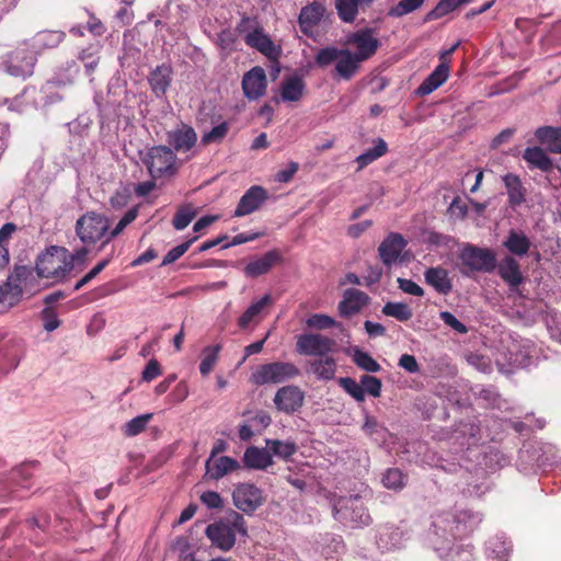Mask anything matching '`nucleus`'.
I'll list each match as a JSON object with an SVG mask.
<instances>
[{"mask_svg":"<svg viewBox=\"0 0 561 561\" xmlns=\"http://www.w3.org/2000/svg\"><path fill=\"white\" fill-rule=\"evenodd\" d=\"M481 522L482 515L468 508L440 512L433 516L425 540L442 559L471 561L472 547L456 541L472 534Z\"/></svg>","mask_w":561,"mask_h":561,"instance_id":"f257e3e1","label":"nucleus"},{"mask_svg":"<svg viewBox=\"0 0 561 561\" xmlns=\"http://www.w3.org/2000/svg\"><path fill=\"white\" fill-rule=\"evenodd\" d=\"M205 534L213 546L222 551H230L236 545L237 534L245 537L248 527L244 517L231 510L219 520L209 524Z\"/></svg>","mask_w":561,"mask_h":561,"instance_id":"f03ea898","label":"nucleus"},{"mask_svg":"<svg viewBox=\"0 0 561 561\" xmlns=\"http://www.w3.org/2000/svg\"><path fill=\"white\" fill-rule=\"evenodd\" d=\"M68 250L64 247L51 245L46 249L36 260V273L39 277L53 278L56 282H64L69 275Z\"/></svg>","mask_w":561,"mask_h":561,"instance_id":"7ed1b4c3","label":"nucleus"},{"mask_svg":"<svg viewBox=\"0 0 561 561\" xmlns=\"http://www.w3.org/2000/svg\"><path fill=\"white\" fill-rule=\"evenodd\" d=\"M334 518L345 526L359 528L370 524L371 518L358 495L340 497L333 504Z\"/></svg>","mask_w":561,"mask_h":561,"instance_id":"20e7f679","label":"nucleus"},{"mask_svg":"<svg viewBox=\"0 0 561 561\" xmlns=\"http://www.w3.org/2000/svg\"><path fill=\"white\" fill-rule=\"evenodd\" d=\"M300 376V369L290 362H273L260 365L250 377L255 386L283 383Z\"/></svg>","mask_w":561,"mask_h":561,"instance_id":"39448f33","label":"nucleus"},{"mask_svg":"<svg viewBox=\"0 0 561 561\" xmlns=\"http://www.w3.org/2000/svg\"><path fill=\"white\" fill-rule=\"evenodd\" d=\"M111 227L110 219L101 214L89 211L80 216L76 222V233L85 245L95 244L107 239V230Z\"/></svg>","mask_w":561,"mask_h":561,"instance_id":"423d86ee","label":"nucleus"},{"mask_svg":"<svg viewBox=\"0 0 561 561\" xmlns=\"http://www.w3.org/2000/svg\"><path fill=\"white\" fill-rule=\"evenodd\" d=\"M144 164L152 179L171 176L176 172V156L167 146H153L141 157Z\"/></svg>","mask_w":561,"mask_h":561,"instance_id":"0eeeda50","label":"nucleus"},{"mask_svg":"<svg viewBox=\"0 0 561 561\" xmlns=\"http://www.w3.org/2000/svg\"><path fill=\"white\" fill-rule=\"evenodd\" d=\"M36 56L37 54L30 47L28 42H22L5 59L7 72L22 79L32 76L36 64Z\"/></svg>","mask_w":561,"mask_h":561,"instance_id":"6e6552de","label":"nucleus"},{"mask_svg":"<svg viewBox=\"0 0 561 561\" xmlns=\"http://www.w3.org/2000/svg\"><path fill=\"white\" fill-rule=\"evenodd\" d=\"M410 538L411 531L404 523H387L378 527L376 542L381 551H393L403 548Z\"/></svg>","mask_w":561,"mask_h":561,"instance_id":"1a4fd4ad","label":"nucleus"},{"mask_svg":"<svg viewBox=\"0 0 561 561\" xmlns=\"http://www.w3.org/2000/svg\"><path fill=\"white\" fill-rule=\"evenodd\" d=\"M377 32L371 27H363L346 36V44L355 47L353 54L363 62L370 59L380 46L376 36Z\"/></svg>","mask_w":561,"mask_h":561,"instance_id":"9d476101","label":"nucleus"},{"mask_svg":"<svg viewBox=\"0 0 561 561\" xmlns=\"http://www.w3.org/2000/svg\"><path fill=\"white\" fill-rule=\"evenodd\" d=\"M336 342L320 333H305L297 337L296 351L305 356H325L333 352Z\"/></svg>","mask_w":561,"mask_h":561,"instance_id":"9b49d317","label":"nucleus"},{"mask_svg":"<svg viewBox=\"0 0 561 561\" xmlns=\"http://www.w3.org/2000/svg\"><path fill=\"white\" fill-rule=\"evenodd\" d=\"M463 265L474 272L491 273L496 267L495 254L486 248L467 245L460 253Z\"/></svg>","mask_w":561,"mask_h":561,"instance_id":"f8f14e48","label":"nucleus"},{"mask_svg":"<svg viewBox=\"0 0 561 561\" xmlns=\"http://www.w3.org/2000/svg\"><path fill=\"white\" fill-rule=\"evenodd\" d=\"M234 506L245 514H252L264 502L262 491L251 483H240L232 493Z\"/></svg>","mask_w":561,"mask_h":561,"instance_id":"ddd939ff","label":"nucleus"},{"mask_svg":"<svg viewBox=\"0 0 561 561\" xmlns=\"http://www.w3.org/2000/svg\"><path fill=\"white\" fill-rule=\"evenodd\" d=\"M275 408L285 414L298 412L305 403V392L295 385L280 387L273 399Z\"/></svg>","mask_w":561,"mask_h":561,"instance_id":"4468645a","label":"nucleus"},{"mask_svg":"<svg viewBox=\"0 0 561 561\" xmlns=\"http://www.w3.org/2000/svg\"><path fill=\"white\" fill-rule=\"evenodd\" d=\"M405 247L407 241L400 233H390L378 247L380 260L390 267L401 261V254Z\"/></svg>","mask_w":561,"mask_h":561,"instance_id":"2eb2a0df","label":"nucleus"},{"mask_svg":"<svg viewBox=\"0 0 561 561\" xmlns=\"http://www.w3.org/2000/svg\"><path fill=\"white\" fill-rule=\"evenodd\" d=\"M267 198V192L265 188L259 185L251 186L240 198L233 217H243L250 215L263 205Z\"/></svg>","mask_w":561,"mask_h":561,"instance_id":"dca6fc26","label":"nucleus"},{"mask_svg":"<svg viewBox=\"0 0 561 561\" xmlns=\"http://www.w3.org/2000/svg\"><path fill=\"white\" fill-rule=\"evenodd\" d=\"M31 478L30 467L26 465L14 468L9 473L0 478V495L7 496L21 489H28V479Z\"/></svg>","mask_w":561,"mask_h":561,"instance_id":"f3484780","label":"nucleus"},{"mask_svg":"<svg viewBox=\"0 0 561 561\" xmlns=\"http://www.w3.org/2000/svg\"><path fill=\"white\" fill-rule=\"evenodd\" d=\"M266 75L262 67H254L242 79V90L249 100L261 98L266 90Z\"/></svg>","mask_w":561,"mask_h":561,"instance_id":"a211bd4d","label":"nucleus"},{"mask_svg":"<svg viewBox=\"0 0 561 561\" xmlns=\"http://www.w3.org/2000/svg\"><path fill=\"white\" fill-rule=\"evenodd\" d=\"M500 277L510 286L511 291H518V286L524 282L519 263L512 255H505L496 264Z\"/></svg>","mask_w":561,"mask_h":561,"instance_id":"6ab92c4d","label":"nucleus"},{"mask_svg":"<svg viewBox=\"0 0 561 561\" xmlns=\"http://www.w3.org/2000/svg\"><path fill=\"white\" fill-rule=\"evenodd\" d=\"M369 302V296L358 289L348 288L343 294L339 304V312L342 317H351L359 312Z\"/></svg>","mask_w":561,"mask_h":561,"instance_id":"aec40b11","label":"nucleus"},{"mask_svg":"<svg viewBox=\"0 0 561 561\" xmlns=\"http://www.w3.org/2000/svg\"><path fill=\"white\" fill-rule=\"evenodd\" d=\"M245 45L261 53L270 60H277L282 54L280 46L276 45L271 36L265 33L264 28L260 30L255 35L247 38Z\"/></svg>","mask_w":561,"mask_h":561,"instance_id":"412c9836","label":"nucleus"},{"mask_svg":"<svg viewBox=\"0 0 561 561\" xmlns=\"http://www.w3.org/2000/svg\"><path fill=\"white\" fill-rule=\"evenodd\" d=\"M172 75L173 69L170 64L159 65L150 71L148 82L157 98L165 95L172 81Z\"/></svg>","mask_w":561,"mask_h":561,"instance_id":"4be33fe9","label":"nucleus"},{"mask_svg":"<svg viewBox=\"0 0 561 561\" xmlns=\"http://www.w3.org/2000/svg\"><path fill=\"white\" fill-rule=\"evenodd\" d=\"M167 140L176 151H188L191 150L197 140V135L188 125H181L180 127L168 131Z\"/></svg>","mask_w":561,"mask_h":561,"instance_id":"5701e85b","label":"nucleus"},{"mask_svg":"<svg viewBox=\"0 0 561 561\" xmlns=\"http://www.w3.org/2000/svg\"><path fill=\"white\" fill-rule=\"evenodd\" d=\"M503 247L514 257H523L528 254L531 248V241L520 229H510L503 241Z\"/></svg>","mask_w":561,"mask_h":561,"instance_id":"b1692460","label":"nucleus"},{"mask_svg":"<svg viewBox=\"0 0 561 561\" xmlns=\"http://www.w3.org/2000/svg\"><path fill=\"white\" fill-rule=\"evenodd\" d=\"M327 13L325 7L320 2H312L300 10L298 22L304 33L317 26Z\"/></svg>","mask_w":561,"mask_h":561,"instance_id":"393cba45","label":"nucleus"},{"mask_svg":"<svg viewBox=\"0 0 561 561\" xmlns=\"http://www.w3.org/2000/svg\"><path fill=\"white\" fill-rule=\"evenodd\" d=\"M502 181L507 192L508 204L512 207L520 206L526 201V188L520 178L514 173H506L502 176Z\"/></svg>","mask_w":561,"mask_h":561,"instance_id":"a878e982","label":"nucleus"},{"mask_svg":"<svg viewBox=\"0 0 561 561\" xmlns=\"http://www.w3.org/2000/svg\"><path fill=\"white\" fill-rule=\"evenodd\" d=\"M362 431L379 446L385 445L390 437L388 428L383 424L379 423L378 420L367 411L364 412Z\"/></svg>","mask_w":561,"mask_h":561,"instance_id":"bb28decb","label":"nucleus"},{"mask_svg":"<svg viewBox=\"0 0 561 561\" xmlns=\"http://www.w3.org/2000/svg\"><path fill=\"white\" fill-rule=\"evenodd\" d=\"M65 38L61 31H42L31 39H27L30 47L38 55L45 49L57 47Z\"/></svg>","mask_w":561,"mask_h":561,"instance_id":"cd10ccee","label":"nucleus"},{"mask_svg":"<svg viewBox=\"0 0 561 561\" xmlns=\"http://www.w3.org/2000/svg\"><path fill=\"white\" fill-rule=\"evenodd\" d=\"M538 142L551 153H561V126H541L535 130Z\"/></svg>","mask_w":561,"mask_h":561,"instance_id":"c85d7f7f","label":"nucleus"},{"mask_svg":"<svg viewBox=\"0 0 561 561\" xmlns=\"http://www.w3.org/2000/svg\"><path fill=\"white\" fill-rule=\"evenodd\" d=\"M375 0H334L337 16L344 23H353L358 14L359 8L370 7Z\"/></svg>","mask_w":561,"mask_h":561,"instance_id":"c756f323","label":"nucleus"},{"mask_svg":"<svg viewBox=\"0 0 561 561\" xmlns=\"http://www.w3.org/2000/svg\"><path fill=\"white\" fill-rule=\"evenodd\" d=\"M282 260L280 254L276 250H271L266 252L261 257L250 262L244 267V273L250 277H257L260 275L266 274L273 265Z\"/></svg>","mask_w":561,"mask_h":561,"instance_id":"7c9ffc66","label":"nucleus"},{"mask_svg":"<svg viewBox=\"0 0 561 561\" xmlns=\"http://www.w3.org/2000/svg\"><path fill=\"white\" fill-rule=\"evenodd\" d=\"M243 463L250 469L264 470L273 465V458L266 448L251 446L244 451Z\"/></svg>","mask_w":561,"mask_h":561,"instance_id":"2f4dec72","label":"nucleus"},{"mask_svg":"<svg viewBox=\"0 0 561 561\" xmlns=\"http://www.w3.org/2000/svg\"><path fill=\"white\" fill-rule=\"evenodd\" d=\"M306 83L299 76L286 78L280 85V98L284 102H298L304 96Z\"/></svg>","mask_w":561,"mask_h":561,"instance_id":"473e14b6","label":"nucleus"},{"mask_svg":"<svg viewBox=\"0 0 561 561\" xmlns=\"http://www.w3.org/2000/svg\"><path fill=\"white\" fill-rule=\"evenodd\" d=\"M363 61L358 59L350 49H342V55L335 64L337 76L344 80H351Z\"/></svg>","mask_w":561,"mask_h":561,"instance_id":"72a5a7b5","label":"nucleus"},{"mask_svg":"<svg viewBox=\"0 0 561 561\" xmlns=\"http://www.w3.org/2000/svg\"><path fill=\"white\" fill-rule=\"evenodd\" d=\"M523 159L535 169L542 172H550L553 169V162L547 152L538 146L528 147L523 153Z\"/></svg>","mask_w":561,"mask_h":561,"instance_id":"f704fd0d","label":"nucleus"},{"mask_svg":"<svg viewBox=\"0 0 561 561\" xmlns=\"http://www.w3.org/2000/svg\"><path fill=\"white\" fill-rule=\"evenodd\" d=\"M425 280L437 293L447 295L451 291L453 285L448 272L443 267H431L424 273Z\"/></svg>","mask_w":561,"mask_h":561,"instance_id":"c9c22d12","label":"nucleus"},{"mask_svg":"<svg viewBox=\"0 0 561 561\" xmlns=\"http://www.w3.org/2000/svg\"><path fill=\"white\" fill-rule=\"evenodd\" d=\"M310 371L319 380L329 381L334 379L337 365L336 360L332 356H322L310 363Z\"/></svg>","mask_w":561,"mask_h":561,"instance_id":"e433bc0d","label":"nucleus"},{"mask_svg":"<svg viewBox=\"0 0 561 561\" xmlns=\"http://www.w3.org/2000/svg\"><path fill=\"white\" fill-rule=\"evenodd\" d=\"M272 304V298L268 294L264 295L257 301L253 302L238 319L240 329H247L252 322H259L260 316L265 307Z\"/></svg>","mask_w":561,"mask_h":561,"instance_id":"4c0bfd02","label":"nucleus"},{"mask_svg":"<svg viewBox=\"0 0 561 561\" xmlns=\"http://www.w3.org/2000/svg\"><path fill=\"white\" fill-rule=\"evenodd\" d=\"M33 276V271L27 266H15L13 272L9 275L5 286L14 295H21L23 287L26 286L27 280Z\"/></svg>","mask_w":561,"mask_h":561,"instance_id":"58836bf2","label":"nucleus"},{"mask_svg":"<svg viewBox=\"0 0 561 561\" xmlns=\"http://www.w3.org/2000/svg\"><path fill=\"white\" fill-rule=\"evenodd\" d=\"M504 360L512 368H527L531 364V356L518 344L508 347L507 354H504Z\"/></svg>","mask_w":561,"mask_h":561,"instance_id":"ea45409f","label":"nucleus"},{"mask_svg":"<svg viewBox=\"0 0 561 561\" xmlns=\"http://www.w3.org/2000/svg\"><path fill=\"white\" fill-rule=\"evenodd\" d=\"M388 151L387 142L382 138H377L375 140V146L356 158V163L358 164V170L364 169L368 164L373 163L375 160L385 156Z\"/></svg>","mask_w":561,"mask_h":561,"instance_id":"a19ab883","label":"nucleus"},{"mask_svg":"<svg viewBox=\"0 0 561 561\" xmlns=\"http://www.w3.org/2000/svg\"><path fill=\"white\" fill-rule=\"evenodd\" d=\"M210 460L206 462L207 470L213 479H220L227 473L239 468V463L231 457L222 456L214 461L213 467H209Z\"/></svg>","mask_w":561,"mask_h":561,"instance_id":"79ce46f5","label":"nucleus"},{"mask_svg":"<svg viewBox=\"0 0 561 561\" xmlns=\"http://www.w3.org/2000/svg\"><path fill=\"white\" fill-rule=\"evenodd\" d=\"M263 26L259 21L257 16L241 14L239 22L236 24L234 31L243 38L244 43L247 38L255 35Z\"/></svg>","mask_w":561,"mask_h":561,"instance_id":"37998d69","label":"nucleus"},{"mask_svg":"<svg viewBox=\"0 0 561 561\" xmlns=\"http://www.w3.org/2000/svg\"><path fill=\"white\" fill-rule=\"evenodd\" d=\"M352 359L358 368L365 371L377 373L381 369V366L373 358L369 353L364 352L358 347L353 350Z\"/></svg>","mask_w":561,"mask_h":561,"instance_id":"c03bdc74","label":"nucleus"},{"mask_svg":"<svg viewBox=\"0 0 561 561\" xmlns=\"http://www.w3.org/2000/svg\"><path fill=\"white\" fill-rule=\"evenodd\" d=\"M99 53L100 45H91L87 48H83L78 55L79 60L84 65L85 73L88 76H91L99 65Z\"/></svg>","mask_w":561,"mask_h":561,"instance_id":"a18cd8bd","label":"nucleus"},{"mask_svg":"<svg viewBox=\"0 0 561 561\" xmlns=\"http://www.w3.org/2000/svg\"><path fill=\"white\" fill-rule=\"evenodd\" d=\"M382 313L402 322L410 320L413 316L411 308L407 304L392 301L387 302L382 307Z\"/></svg>","mask_w":561,"mask_h":561,"instance_id":"49530a36","label":"nucleus"},{"mask_svg":"<svg viewBox=\"0 0 561 561\" xmlns=\"http://www.w3.org/2000/svg\"><path fill=\"white\" fill-rule=\"evenodd\" d=\"M381 482L385 488L399 491L404 488L407 483V477L399 468H389L382 474Z\"/></svg>","mask_w":561,"mask_h":561,"instance_id":"de8ad7c7","label":"nucleus"},{"mask_svg":"<svg viewBox=\"0 0 561 561\" xmlns=\"http://www.w3.org/2000/svg\"><path fill=\"white\" fill-rule=\"evenodd\" d=\"M266 446L273 455L284 459L290 458L297 451V445L291 440L267 439Z\"/></svg>","mask_w":561,"mask_h":561,"instance_id":"09e8293b","label":"nucleus"},{"mask_svg":"<svg viewBox=\"0 0 561 561\" xmlns=\"http://www.w3.org/2000/svg\"><path fill=\"white\" fill-rule=\"evenodd\" d=\"M461 5L459 0H439L436 7L425 16L424 22L438 20Z\"/></svg>","mask_w":561,"mask_h":561,"instance_id":"8fccbe9b","label":"nucleus"},{"mask_svg":"<svg viewBox=\"0 0 561 561\" xmlns=\"http://www.w3.org/2000/svg\"><path fill=\"white\" fill-rule=\"evenodd\" d=\"M197 211L192 205L181 206L174 214L172 225L175 230L185 229L191 221L195 218Z\"/></svg>","mask_w":561,"mask_h":561,"instance_id":"3c124183","label":"nucleus"},{"mask_svg":"<svg viewBox=\"0 0 561 561\" xmlns=\"http://www.w3.org/2000/svg\"><path fill=\"white\" fill-rule=\"evenodd\" d=\"M221 350V346L219 344L207 346L204 348L203 354L204 357L199 364V371L203 376H207L214 368L217 359L218 354Z\"/></svg>","mask_w":561,"mask_h":561,"instance_id":"603ef678","label":"nucleus"},{"mask_svg":"<svg viewBox=\"0 0 561 561\" xmlns=\"http://www.w3.org/2000/svg\"><path fill=\"white\" fill-rule=\"evenodd\" d=\"M151 419H152L151 413L141 414V415H138V416L131 419L124 425V427H123L124 434L128 437H133V436L140 434L142 431H145V428L147 427V425Z\"/></svg>","mask_w":561,"mask_h":561,"instance_id":"864d4df0","label":"nucleus"},{"mask_svg":"<svg viewBox=\"0 0 561 561\" xmlns=\"http://www.w3.org/2000/svg\"><path fill=\"white\" fill-rule=\"evenodd\" d=\"M137 207L128 209L117 225L112 230H107V239L103 240V244H107L112 239L121 234L124 229L137 218Z\"/></svg>","mask_w":561,"mask_h":561,"instance_id":"5fc2aeb1","label":"nucleus"},{"mask_svg":"<svg viewBox=\"0 0 561 561\" xmlns=\"http://www.w3.org/2000/svg\"><path fill=\"white\" fill-rule=\"evenodd\" d=\"M339 385L357 402H363L365 400V390L362 387L360 381L357 382L351 377H341L339 379Z\"/></svg>","mask_w":561,"mask_h":561,"instance_id":"6e6d98bb","label":"nucleus"},{"mask_svg":"<svg viewBox=\"0 0 561 561\" xmlns=\"http://www.w3.org/2000/svg\"><path fill=\"white\" fill-rule=\"evenodd\" d=\"M424 1L425 0H400L389 10V15L393 18H401L421 8Z\"/></svg>","mask_w":561,"mask_h":561,"instance_id":"4d7b16f0","label":"nucleus"},{"mask_svg":"<svg viewBox=\"0 0 561 561\" xmlns=\"http://www.w3.org/2000/svg\"><path fill=\"white\" fill-rule=\"evenodd\" d=\"M341 55H342V49H339L333 46H329V47H324V48L320 49L317 53V55L314 57V61L319 67L324 68V67L331 65L333 61H337V59Z\"/></svg>","mask_w":561,"mask_h":561,"instance_id":"13d9d810","label":"nucleus"},{"mask_svg":"<svg viewBox=\"0 0 561 561\" xmlns=\"http://www.w3.org/2000/svg\"><path fill=\"white\" fill-rule=\"evenodd\" d=\"M237 37L234 33L225 28L217 35L216 45L220 48L222 53L226 55L231 54L236 49Z\"/></svg>","mask_w":561,"mask_h":561,"instance_id":"bf43d9fd","label":"nucleus"},{"mask_svg":"<svg viewBox=\"0 0 561 561\" xmlns=\"http://www.w3.org/2000/svg\"><path fill=\"white\" fill-rule=\"evenodd\" d=\"M488 551L495 559H503L511 551V545L502 537H495L489 540Z\"/></svg>","mask_w":561,"mask_h":561,"instance_id":"052dcab7","label":"nucleus"},{"mask_svg":"<svg viewBox=\"0 0 561 561\" xmlns=\"http://www.w3.org/2000/svg\"><path fill=\"white\" fill-rule=\"evenodd\" d=\"M306 324L309 328L325 330L337 325V322L330 316L323 313H313L307 318Z\"/></svg>","mask_w":561,"mask_h":561,"instance_id":"680f3d73","label":"nucleus"},{"mask_svg":"<svg viewBox=\"0 0 561 561\" xmlns=\"http://www.w3.org/2000/svg\"><path fill=\"white\" fill-rule=\"evenodd\" d=\"M197 240V237H193L186 242H183L174 248H172L163 257L161 265L165 266L172 264L176 260H179L186 251L190 249L193 242Z\"/></svg>","mask_w":561,"mask_h":561,"instance_id":"e2e57ef3","label":"nucleus"},{"mask_svg":"<svg viewBox=\"0 0 561 561\" xmlns=\"http://www.w3.org/2000/svg\"><path fill=\"white\" fill-rule=\"evenodd\" d=\"M360 383L365 390V394L368 393L374 398L380 397L382 383L379 378L370 375H363L360 377Z\"/></svg>","mask_w":561,"mask_h":561,"instance_id":"0e129e2a","label":"nucleus"},{"mask_svg":"<svg viewBox=\"0 0 561 561\" xmlns=\"http://www.w3.org/2000/svg\"><path fill=\"white\" fill-rule=\"evenodd\" d=\"M228 130H229V125L224 122V123L213 127L208 133L204 134L202 137V142L204 145L219 142L227 136Z\"/></svg>","mask_w":561,"mask_h":561,"instance_id":"69168bd1","label":"nucleus"},{"mask_svg":"<svg viewBox=\"0 0 561 561\" xmlns=\"http://www.w3.org/2000/svg\"><path fill=\"white\" fill-rule=\"evenodd\" d=\"M110 263L108 259H104L100 261L90 272H88L82 278H80L75 287L73 290H79L87 284H89L92 279H94Z\"/></svg>","mask_w":561,"mask_h":561,"instance_id":"338daca9","label":"nucleus"},{"mask_svg":"<svg viewBox=\"0 0 561 561\" xmlns=\"http://www.w3.org/2000/svg\"><path fill=\"white\" fill-rule=\"evenodd\" d=\"M439 318L447 327L451 328L456 332L461 334L468 332L467 327L461 321H459L451 312L442 311L439 313Z\"/></svg>","mask_w":561,"mask_h":561,"instance_id":"774afa93","label":"nucleus"}]
</instances>
